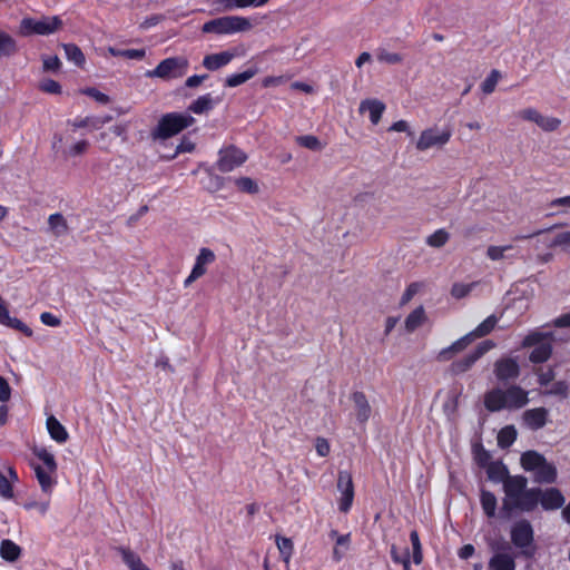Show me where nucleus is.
<instances>
[{"label": "nucleus", "instance_id": "nucleus-35", "mask_svg": "<svg viewBox=\"0 0 570 570\" xmlns=\"http://www.w3.org/2000/svg\"><path fill=\"white\" fill-rule=\"evenodd\" d=\"M499 318L492 314L488 316L483 322H481L473 331H471L469 334L471 335L472 340L481 338L487 335H489L495 327Z\"/></svg>", "mask_w": 570, "mask_h": 570}, {"label": "nucleus", "instance_id": "nucleus-48", "mask_svg": "<svg viewBox=\"0 0 570 570\" xmlns=\"http://www.w3.org/2000/svg\"><path fill=\"white\" fill-rule=\"evenodd\" d=\"M295 140H296L297 145H299L301 147L307 148L309 150L316 151V150L322 149V144L316 136H313V135L297 136Z\"/></svg>", "mask_w": 570, "mask_h": 570}, {"label": "nucleus", "instance_id": "nucleus-24", "mask_svg": "<svg viewBox=\"0 0 570 570\" xmlns=\"http://www.w3.org/2000/svg\"><path fill=\"white\" fill-rule=\"evenodd\" d=\"M47 430L50 438L59 444L66 443L69 439L67 429L53 415L47 419Z\"/></svg>", "mask_w": 570, "mask_h": 570}, {"label": "nucleus", "instance_id": "nucleus-19", "mask_svg": "<svg viewBox=\"0 0 570 570\" xmlns=\"http://www.w3.org/2000/svg\"><path fill=\"white\" fill-rule=\"evenodd\" d=\"M328 537L334 541L333 558L336 561L342 560L351 548V533L340 534L337 530L332 529Z\"/></svg>", "mask_w": 570, "mask_h": 570}, {"label": "nucleus", "instance_id": "nucleus-17", "mask_svg": "<svg viewBox=\"0 0 570 570\" xmlns=\"http://www.w3.org/2000/svg\"><path fill=\"white\" fill-rule=\"evenodd\" d=\"M521 420L522 424L527 429L538 431L547 425L549 421V411L543 406L528 409L522 413Z\"/></svg>", "mask_w": 570, "mask_h": 570}, {"label": "nucleus", "instance_id": "nucleus-21", "mask_svg": "<svg viewBox=\"0 0 570 570\" xmlns=\"http://www.w3.org/2000/svg\"><path fill=\"white\" fill-rule=\"evenodd\" d=\"M473 342L471 335L468 333L453 342L450 346L442 348L438 355L436 360L439 362H448L450 361L454 354L464 351L471 343Z\"/></svg>", "mask_w": 570, "mask_h": 570}, {"label": "nucleus", "instance_id": "nucleus-36", "mask_svg": "<svg viewBox=\"0 0 570 570\" xmlns=\"http://www.w3.org/2000/svg\"><path fill=\"white\" fill-rule=\"evenodd\" d=\"M425 321H426L425 311H424L423 306H419L414 311H412L405 318V330L409 333H412L416 328L422 326Z\"/></svg>", "mask_w": 570, "mask_h": 570}, {"label": "nucleus", "instance_id": "nucleus-63", "mask_svg": "<svg viewBox=\"0 0 570 570\" xmlns=\"http://www.w3.org/2000/svg\"><path fill=\"white\" fill-rule=\"evenodd\" d=\"M40 321L42 324L51 327H56L61 324V320L50 312L41 313Z\"/></svg>", "mask_w": 570, "mask_h": 570}, {"label": "nucleus", "instance_id": "nucleus-62", "mask_svg": "<svg viewBox=\"0 0 570 570\" xmlns=\"http://www.w3.org/2000/svg\"><path fill=\"white\" fill-rule=\"evenodd\" d=\"M88 147H89L88 140L82 139V140L77 141L76 144H73L69 148L68 154L73 157L79 156V155H82L83 153H86Z\"/></svg>", "mask_w": 570, "mask_h": 570}, {"label": "nucleus", "instance_id": "nucleus-23", "mask_svg": "<svg viewBox=\"0 0 570 570\" xmlns=\"http://www.w3.org/2000/svg\"><path fill=\"white\" fill-rule=\"evenodd\" d=\"M385 108L384 102L379 99H365L360 104V112L367 110L370 114V120L373 125H377L380 122Z\"/></svg>", "mask_w": 570, "mask_h": 570}, {"label": "nucleus", "instance_id": "nucleus-3", "mask_svg": "<svg viewBox=\"0 0 570 570\" xmlns=\"http://www.w3.org/2000/svg\"><path fill=\"white\" fill-rule=\"evenodd\" d=\"M528 403L529 392L518 384L509 385L507 389H491L483 397L484 407L492 413L502 410H520Z\"/></svg>", "mask_w": 570, "mask_h": 570}, {"label": "nucleus", "instance_id": "nucleus-11", "mask_svg": "<svg viewBox=\"0 0 570 570\" xmlns=\"http://www.w3.org/2000/svg\"><path fill=\"white\" fill-rule=\"evenodd\" d=\"M247 160V154L235 145H228L219 149L216 167L222 173H229L240 167Z\"/></svg>", "mask_w": 570, "mask_h": 570}, {"label": "nucleus", "instance_id": "nucleus-10", "mask_svg": "<svg viewBox=\"0 0 570 570\" xmlns=\"http://www.w3.org/2000/svg\"><path fill=\"white\" fill-rule=\"evenodd\" d=\"M494 347L495 343L492 340L482 341L480 344H478L473 352L469 353L460 360L452 362L449 368L450 373L452 375H460L470 371L478 360H480L484 354Z\"/></svg>", "mask_w": 570, "mask_h": 570}, {"label": "nucleus", "instance_id": "nucleus-20", "mask_svg": "<svg viewBox=\"0 0 570 570\" xmlns=\"http://www.w3.org/2000/svg\"><path fill=\"white\" fill-rule=\"evenodd\" d=\"M235 57L236 53L228 50L206 55L203 59V66L209 71H215L227 66Z\"/></svg>", "mask_w": 570, "mask_h": 570}, {"label": "nucleus", "instance_id": "nucleus-18", "mask_svg": "<svg viewBox=\"0 0 570 570\" xmlns=\"http://www.w3.org/2000/svg\"><path fill=\"white\" fill-rule=\"evenodd\" d=\"M354 403L356 420L360 424H365L372 414V409L364 392L355 391L351 395Z\"/></svg>", "mask_w": 570, "mask_h": 570}, {"label": "nucleus", "instance_id": "nucleus-4", "mask_svg": "<svg viewBox=\"0 0 570 570\" xmlns=\"http://www.w3.org/2000/svg\"><path fill=\"white\" fill-rule=\"evenodd\" d=\"M30 450L31 453L41 462V464L33 462L30 463L36 479L45 493H51L57 483L55 479L58 471L56 458L53 453L45 446L33 445Z\"/></svg>", "mask_w": 570, "mask_h": 570}, {"label": "nucleus", "instance_id": "nucleus-56", "mask_svg": "<svg viewBox=\"0 0 570 570\" xmlns=\"http://www.w3.org/2000/svg\"><path fill=\"white\" fill-rule=\"evenodd\" d=\"M377 59L381 62L396 65V63L402 62L403 57L397 52L382 51L381 53H379Z\"/></svg>", "mask_w": 570, "mask_h": 570}, {"label": "nucleus", "instance_id": "nucleus-42", "mask_svg": "<svg viewBox=\"0 0 570 570\" xmlns=\"http://www.w3.org/2000/svg\"><path fill=\"white\" fill-rule=\"evenodd\" d=\"M21 552L20 547L11 540H3L0 546V556L7 561H14Z\"/></svg>", "mask_w": 570, "mask_h": 570}, {"label": "nucleus", "instance_id": "nucleus-34", "mask_svg": "<svg viewBox=\"0 0 570 570\" xmlns=\"http://www.w3.org/2000/svg\"><path fill=\"white\" fill-rule=\"evenodd\" d=\"M557 476L558 472L556 466L552 463H549L547 460L535 471V481L539 483H553L556 482Z\"/></svg>", "mask_w": 570, "mask_h": 570}, {"label": "nucleus", "instance_id": "nucleus-31", "mask_svg": "<svg viewBox=\"0 0 570 570\" xmlns=\"http://www.w3.org/2000/svg\"><path fill=\"white\" fill-rule=\"evenodd\" d=\"M257 72L258 69L256 67H250L243 72L232 73L226 77L225 86L229 88L238 87L252 79Z\"/></svg>", "mask_w": 570, "mask_h": 570}, {"label": "nucleus", "instance_id": "nucleus-39", "mask_svg": "<svg viewBox=\"0 0 570 570\" xmlns=\"http://www.w3.org/2000/svg\"><path fill=\"white\" fill-rule=\"evenodd\" d=\"M518 432L514 425H505L498 433V445L501 449L510 448L517 440Z\"/></svg>", "mask_w": 570, "mask_h": 570}, {"label": "nucleus", "instance_id": "nucleus-58", "mask_svg": "<svg viewBox=\"0 0 570 570\" xmlns=\"http://www.w3.org/2000/svg\"><path fill=\"white\" fill-rule=\"evenodd\" d=\"M535 374L538 375V383L540 386H548L556 376L554 370L552 367H549L546 372L537 371Z\"/></svg>", "mask_w": 570, "mask_h": 570}, {"label": "nucleus", "instance_id": "nucleus-9", "mask_svg": "<svg viewBox=\"0 0 570 570\" xmlns=\"http://www.w3.org/2000/svg\"><path fill=\"white\" fill-rule=\"evenodd\" d=\"M187 68L188 60L186 58L170 57L161 60L154 70L147 72V76L164 80L177 79L185 76Z\"/></svg>", "mask_w": 570, "mask_h": 570}, {"label": "nucleus", "instance_id": "nucleus-61", "mask_svg": "<svg viewBox=\"0 0 570 570\" xmlns=\"http://www.w3.org/2000/svg\"><path fill=\"white\" fill-rule=\"evenodd\" d=\"M315 449H316L317 454L322 458L327 456L331 451L328 441L321 436L316 439Z\"/></svg>", "mask_w": 570, "mask_h": 570}, {"label": "nucleus", "instance_id": "nucleus-50", "mask_svg": "<svg viewBox=\"0 0 570 570\" xmlns=\"http://www.w3.org/2000/svg\"><path fill=\"white\" fill-rule=\"evenodd\" d=\"M561 120L556 117L540 115L537 125L544 131H554L559 128Z\"/></svg>", "mask_w": 570, "mask_h": 570}, {"label": "nucleus", "instance_id": "nucleus-25", "mask_svg": "<svg viewBox=\"0 0 570 570\" xmlns=\"http://www.w3.org/2000/svg\"><path fill=\"white\" fill-rule=\"evenodd\" d=\"M219 102V98L214 99L212 94H205L199 96L196 100H194L188 110L196 115H203L205 112L210 111Z\"/></svg>", "mask_w": 570, "mask_h": 570}, {"label": "nucleus", "instance_id": "nucleus-38", "mask_svg": "<svg viewBox=\"0 0 570 570\" xmlns=\"http://www.w3.org/2000/svg\"><path fill=\"white\" fill-rule=\"evenodd\" d=\"M480 503L484 514L488 518H493L497 511V498L488 490L482 489L480 493Z\"/></svg>", "mask_w": 570, "mask_h": 570}, {"label": "nucleus", "instance_id": "nucleus-14", "mask_svg": "<svg viewBox=\"0 0 570 570\" xmlns=\"http://www.w3.org/2000/svg\"><path fill=\"white\" fill-rule=\"evenodd\" d=\"M216 261L215 253L208 247H202L196 256L190 274L184 281V287H189L195 281L207 273V267Z\"/></svg>", "mask_w": 570, "mask_h": 570}, {"label": "nucleus", "instance_id": "nucleus-40", "mask_svg": "<svg viewBox=\"0 0 570 570\" xmlns=\"http://www.w3.org/2000/svg\"><path fill=\"white\" fill-rule=\"evenodd\" d=\"M18 50L16 40L0 29V58L10 57Z\"/></svg>", "mask_w": 570, "mask_h": 570}, {"label": "nucleus", "instance_id": "nucleus-46", "mask_svg": "<svg viewBox=\"0 0 570 570\" xmlns=\"http://www.w3.org/2000/svg\"><path fill=\"white\" fill-rule=\"evenodd\" d=\"M449 238L450 234L445 229L440 228L426 238V244L431 247L440 248L448 243Z\"/></svg>", "mask_w": 570, "mask_h": 570}, {"label": "nucleus", "instance_id": "nucleus-6", "mask_svg": "<svg viewBox=\"0 0 570 570\" xmlns=\"http://www.w3.org/2000/svg\"><path fill=\"white\" fill-rule=\"evenodd\" d=\"M194 122L195 118L188 114H165L151 130V137L154 139H168L190 127Z\"/></svg>", "mask_w": 570, "mask_h": 570}, {"label": "nucleus", "instance_id": "nucleus-22", "mask_svg": "<svg viewBox=\"0 0 570 570\" xmlns=\"http://www.w3.org/2000/svg\"><path fill=\"white\" fill-rule=\"evenodd\" d=\"M0 323L2 325H6L8 327H11L16 331L21 332L27 337H31L33 334V331L27 324H24L21 320L10 316L9 311L4 303L2 305H0Z\"/></svg>", "mask_w": 570, "mask_h": 570}, {"label": "nucleus", "instance_id": "nucleus-54", "mask_svg": "<svg viewBox=\"0 0 570 570\" xmlns=\"http://www.w3.org/2000/svg\"><path fill=\"white\" fill-rule=\"evenodd\" d=\"M85 95L94 98L96 101L102 104V105H107L109 104L110 101V98L108 95L99 91L98 89L94 88V87H89V88H86L83 89L82 91Z\"/></svg>", "mask_w": 570, "mask_h": 570}, {"label": "nucleus", "instance_id": "nucleus-16", "mask_svg": "<svg viewBox=\"0 0 570 570\" xmlns=\"http://www.w3.org/2000/svg\"><path fill=\"white\" fill-rule=\"evenodd\" d=\"M511 541L517 548H527L533 542V529L528 520H520L511 528Z\"/></svg>", "mask_w": 570, "mask_h": 570}, {"label": "nucleus", "instance_id": "nucleus-49", "mask_svg": "<svg viewBox=\"0 0 570 570\" xmlns=\"http://www.w3.org/2000/svg\"><path fill=\"white\" fill-rule=\"evenodd\" d=\"M236 187L247 194H257L259 188L255 180L249 177H239L235 180Z\"/></svg>", "mask_w": 570, "mask_h": 570}, {"label": "nucleus", "instance_id": "nucleus-27", "mask_svg": "<svg viewBox=\"0 0 570 570\" xmlns=\"http://www.w3.org/2000/svg\"><path fill=\"white\" fill-rule=\"evenodd\" d=\"M109 120H110V117L100 118V117L87 116V117H76L72 120H68V124L70 126H72L75 129H81V128L99 129Z\"/></svg>", "mask_w": 570, "mask_h": 570}, {"label": "nucleus", "instance_id": "nucleus-43", "mask_svg": "<svg viewBox=\"0 0 570 570\" xmlns=\"http://www.w3.org/2000/svg\"><path fill=\"white\" fill-rule=\"evenodd\" d=\"M473 458L481 469H487L493 462L491 461V453L481 443L473 446Z\"/></svg>", "mask_w": 570, "mask_h": 570}, {"label": "nucleus", "instance_id": "nucleus-53", "mask_svg": "<svg viewBox=\"0 0 570 570\" xmlns=\"http://www.w3.org/2000/svg\"><path fill=\"white\" fill-rule=\"evenodd\" d=\"M276 542H277V547H278L281 554L284 557L285 561L287 562L289 557L292 556L293 548H294L292 540L289 538L282 537V538H277Z\"/></svg>", "mask_w": 570, "mask_h": 570}, {"label": "nucleus", "instance_id": "nucleus-28", "mask_svg": "<svg viewBox=\"0 0 570 570\" xmlns=\"http://www.w3.org/2000/svg\"><path fill=\"white\" fill-rule=\"evenodd\" d=\"M546 461V458L537 452V451H533V450H530V451H525L524 453L521 454V459H520V462H521V466L525 470V471H537L540 465H542Z\"/></svg>", "mask_w": 570, "mask_h": 570}, {"label": "nucleus", "instance_id": "nucleus-47", "mask_svg": "<svg viewBox=\"0 0 570 570\" xmlns=\"http://www.w3.org/2000/svg\"><path fill=\"white\" fill-rule=\"evenodd\" d=\"M501 78V73L499 70L493 69L489 76L481 83V89L483 94L490 95L495 90L499 79Z\"/></svg>", "mask_w": 570, "mask_h": 570}, {"label": "nucleus", "instance_id": "nucleus-12", "mask_svg": "<svg viewBox=\"0 0 570 570\" xmlns=\"http://www.w3.org/2000/svg\"><path fill=\"white\" fill-rule=\"evenodd\" d=\"M451 136L452 130L450 128H445L441 131L438 127L424 129L416 141V149L424 151L432 147H443L450 141Z\"/></svg>", "mask_w": 570, "mask_h": 570}, {"label": "nucleus", "instance_id": "nucleus-13", "mask_svg": "<svg viewBox=\"0 0 570 570\" xmlns=\"http://www.w3.org/2000/svg\"><path fill=\"white\" fill-rule=\"evenodd\" d=\"M337 489L341 492L338 510L343 513L350 512L354 501V483L348 471H340L337 475Z\"/></svg>", "mask_w": 570, "mask_h": 570}, {"label": "nucleus", "instance_id": "nucleus-55", "mask_svg": "<svg viewBox=\"0 0 570 570\" xmlns=\"http://www.w3.org/2000/svg\"><path fill=\"white\" fill-rule=\"evenodd\" d=\"M472 289V285L455 283L451 288V295L458 299L465 297Z\"/></svg>", "mask_w": 570, "mask_h": 570}, {"label": "nucleus", "instance_id": "nucleus-26", "mask_svg": "<svg viewBox=\"0 0 570 570\" xmlns=\"http://www.w3.org/2000/svg\"><path fill=\"white\" fill-rule=\"evenodd\" d=\"M514 557L507 551L495 553L489 563V570H514Z\"/></svg>", "mask_w": 570, "mask_h": 570}, {"label": "nucleus", "instance_id": "nucleus-41", "mask_svg": "<svg viewBox=\"0 0 570 570\" xmlns=\"http://www.w3.org/2000/svg\"><path fill=\"white\" fill-rule=\"evenodd\" d=\"M108 53L112 57H122L134 60H142L146 57V50L141 49H117L115 47H108Z\"/></svg>", "mask_w": 570, "mask_h": 570}, {"label": "nucleus", "instance_id": "nucleus-8", "mask_svg": "<svg viewBox=\"0 0 570 570\" xmlns=\"http://www.w3.org/2000/svg\"><path fill=\"white\" fill-rule=\"evenodd\" d=\"M63 22L58 16L43 17L40 20L33 18H23L20 22L21 36L32 35L49 36L58 31Z\"/></svg>", "mask_w": 570, "mask_h": 570}, {"label": "nucleus", "instance_id": "nucleus-52", "mask_svg": "<svg viewBox=\"0 0 570 570\" xmlns=\"http://www.w3.org/2000/svg\"><path fill=\"white\" fill-rule=\"evenodd\" d=\"M61 68V61L58 56H43L42 57V69L46 72H57Z\"/></svg>", "mask_w": 570, "mask_h": 570}, {"label": "nucleus", "instance_id": "nucleus-30", "mask_svg": "<svg viewBox=\"0 0 570 570\" xmlns=\"http://www.w3.org/2000/svg\"><path fill=\"white\" fill-rule=\"evenodd\" d=\"M48 225L50 232L56 236L60 237L69 232L67 219L60 213L51 214L48 217Z\"/></svg>", "mask_w": 570, "mask_h": 570}, {"label": "nucleus", "instance_id": "nucleus-7", "mask_svg": "<svg viewBox=\"0 0 570 570\" xmlns=\"http://www.w3.org/2000/svg\"><path fill=\"white\" fill-rule=\"evenodd\" d=\"M252 28V23L247 18L238 16H226L212 19L203 24V32L230 35L239 31H246Z\"/></svg>", "mask_w": 570, "mask_h": 570}, {"label": "nucleus", "instance_id": "nucleus-60", "mask_svg": "<svg viewBox=\"0 0 570 570\" xmlns=\"http://www.w3.org/2000/svg\"><path fill=\"white\" fill-rule=\"evenodd\" d=\"M420 284L419 283H411L406 289L404 291L402 297H401V305L407 304L413 296L419 292Z\"/></svg>", "mask_w": 570, "mask_h": 570}, {"label": "nucleus", "instance_id": "nucleus-37", "mask_svg": "<svg viewBox=\"0 0 570 570\" xmlns=\"http://www.w3.org/2000/svg\"><path fill=\"white\" fill-rule=\"evenodd\" d=\"M66 58L73 62L78 68H83L86 65V57L82 50L75 43H63Z\"/></svg>", "mask_w": 570, "mask_h": 570}, {"label": "nucleus", "instance_id": "nucleus-59", "mask_svg": "<svg viewBox=\"0 0 570 570\" xmlns=\"http://www.w3.org/2000/svg\"><path fill=\"white\" fill-rule=\"evenodd\" d=\"M540 112L534 108H525L519 111L518 116L527 121L538 122Z\"/></svg>", "mask_w": 570, "mask_h": 570}, {"label": "nucleus", "instance_id": "nucleus-2", "mask_svg": "<svg viewBox=\"0 0 570 570\" xmlns=\"http://www.w3.org/2000/svg\"><path fill=\"white\" fill-rule=\"evenodd\" d=\"M541 504L546 511L558 510L564 504V497L557 488L541 490L540 488L524 487L514 502L513 511L532 512Z\"/></svg>", "mask_w": 570, "mask_h": 570}, {"label": "nucleus", "instance_id": "nucleus-51", "mask_svg": "<svg viewBox=\"0 0 570 570\" xmlns=\"http://www.w3.org/2000/svg\"><path fill=\"white\" fill-rule=\"evenodd\" d=\"M39 89L42 92L51 94V95H59L61 94V86L58 81L47 78L39 82Z\"/></svg>", "mask_w": 570, "mask_h": 570}, {"label": "nucleus", "instance_id": "nucleus-44", "mask_svg": "<svg viewBox=\"0 0 570 570\" xmlns=\"http://www.w3.org/2000/svg\"><path fill=\"white\" fill-rule=\"evenodd\" d=\"M541 394L544 396L554 395L567 399L569 396V384L566 381H557L550 389L542 391Z\"/></svg>", "mask_w": 570, "mask_h": 570}, {"label": "nucleus", "instance_id": "nucleus-1", "mask_svg": "<svg viewBox=\"0 0 570 570\" xmlns=\"http://www.w3.org/2000/svg\"><path fill=\"white\" fill-rule=\"evenodd\" d=\"M488 479L494 483H502L505 498L502 509L505 512H512L513 505L519 494L528 485V479L524 475H510L508 466L501 461L492 462L487 469Z\"/></svg>", "mask_w": 570, "mask_h": 570}, {"label": "nucleus", "instance_id": "nucleus-33", "mask_svg": "<svg viewBox=\"0 0 570 570\" xmlns=\"http://www.w3.org/2000/svg\"><path fill=\"white\" fill-rule=\"evenodd\" d=\"M10 480L0 471V495L6 499L13 497L12 482L18 481V473L14 468L8 469Z\"/></svg>", "mask_w": 570, "mask_h": 570}, {"label": "nucleus", "instance_id": "nucleus-5", "mask_svg": "<svg viewBox=\"0 0 570 570\" xmlns=\"http://www.w3.org/2000/svg\"><path fill=\"white\" fill-rule=\"evenodd\" d=\"M553 333L531 331L521 342L523 348L533 347L529 354V361L533 364H542L547 362L553 352Z\"/></svg>", "mask_w": 570, "mask_h": 570}, {"label": "nucleus", "instance_id": "nucleus-57", "mask_svg": "<svg viewBox=\"0 0 570 570\" xmlns=\"http://www.w3.org/2000/svg\"><path fill=\"white\" fill-rule=\"evenodd\" d=\"M50 507V501H31L24 504L27 510H36L39 514L46 515Z\"/></svg>", "mask_w": 570, "mask_h": 570}, {"label": "nucleus", "instance_id": "nucleus-29", "mask_svg": "<svg viewBox=\"0 0 570 570\" xmlns=\"http://www.w3.org/2000/svg\"><path fill=\"white\" fill-rule=\"evenodd\" d=\"M116 550L119 552L122 561L130 570H149L142 564L139 556L129 548L118 547Z\"/></svg>", "mask_w": 570, "mask_h": 570}, {"label": "nucleus", "instance_id": "nucleus-32", "mask_svg": "<svg viewBox=\"0 0 570 570\" xmlns=\"http://www.w3.org/2000/svg\"><path fill=\"white\" fill-rule=\"evenodd\" d=\"M391 558L397 566H402L403 570H410L411 556L409 547H397L393 544L391 547Z\"/></svg>", "mask_w": 570, "mask_h": 570}, {"label": "nucleus", "instance_id": "nucleus-64", "mask_svg": "<svg viewBox=\"0 0 570 570\" xmlns=\"http://www.w3.org/2000/svg\"><path fill=\"white\" fill-rule=\"evenodd\" d=\"M552 246L570 247V232L559 233L552 240Z\"/></svg>", "mask_w": 570, "mask_h": 570}, {"label": "nucleus", "instance_id": "nucleus-15", "mask_svg": "<svg viewBox=\"0 0 570 570\" xmlns=\"http://www.w3.org/2000/svg\"><path fill=\"white\" fill-rule=\"evenodd\" d=\"M493 373L499 382L514 381L520 376L521 368L514 357H501L495 361Z\"/></svg>", "mask_w": 570, "mask_h": 570}, {"label": "nucleus", "instance_id": "nucleus-45", "mask_svg": "<svg viewBox=\"0 0 570 570\" xmlns=\"http://www.w3.org/2000/svg\"><path fill=\"white\" fill-rule=\"evenodd\" d=\"M410 541L412 544V559L414 564L419 566L423 560L422 546L416 530L410 532Z\"/></svg>", "mask_w": 570, "mask_h": 570}]
</instances>
